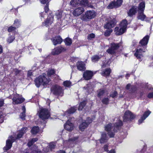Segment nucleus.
Instances as JSON below:
<instances>
[{"label": "nucleus", "instance_id": "nucleus-8", "mask_svg": "<svg viewBox=\"0 0 153 153\" xmlns=\"http://www.w3.org/2000/svg\"><path fill=\"white\" fill-rule=\"evenodd\" d=\"M95 15V13L94 11H88L82 16L81 19L83 20L87 21L88 19H90L94 18Z\"/></svg>", "mask_w": 153, "mask_h": 153}, {"label": "nucleus", "instance_id": "nucleus-59", "mask_svg": "<svg viewBox=\"0 0 153 153\" xmlns=\"http://www.w3.org/2000/svg\"><path fill=\"white\" fill-rule=\"evenodd\" d=\"M148 97L150 98H153V92L149 93L148 95Z\"/></svg>", "mask_w": 153, "mask_h": 153}, {"label": "nucleus", "instance_id": "nucleus-17", "mask_svg": "<svg viewBox=\"0 0 153 153\" xmlns=\"http://www.w3.org/2000/svg\"><path fill=\"white\" fill-rule=\"evenodd\" d=\"M53 16L52 13L48 15L47 18L45 21V22L43 23V25L45 26L46 27L51 25L53 23Z\"/></svg>", "mask_w": 153, "mask_h": 153}, {"label": "nucleus", "instance_id": "nucleus-57", "mask_svg": "<svg viewBox=\"0 0 153 153\" xmlns=\"http://www.w3.org/2000/svg\"><path fill=\"white\" fill-rule=\"evenodd\" d=\"M14 72H15V74L16 75H18L19 74L20 71L17 69H14Z\"/></svg>", "mask_w": 153, "mask_h": 153}, {"label": "nucleus", "instance_id": "nucleus-3", "mask_svg": "<svg viewBox=\"0 0 153 153\" xmlns=\"http://www.w3.org/2000/svg\"><path fill=\"white\" fill-rule=\"evenodd\" d=\"M45 75V74L41 75L35 79V83L37 87H39L41 85H44L48 83L49 79L47 78Z\"/></svg>", "mask_w": 153, "mask_h": 153}, {"label": "nucleus", "instance_id": "nucleus-9", "mask_svg": "<svg viewBox=\"0 0 153 153\" xmlns=\"http://www.w3.org/2000/svg\"><path fill=\"white\" fill-rule=\"evenodd\" d=\"M51 91L53 94L62 96L63 95V91L62 88L58 85L52 86L51 89Z\"/></svg>", "mask_w": 153, "mask_h": 153}, {"label": "nucleus", "instance_id": "nucleus-4", "mask_svg": "<svg viewBox=\"0 0 153 153\" xmlns=\"http://www.w3.org/2000/svg\"><path fill=\"white\" fill-rule=\"evenodd\" d=\"M127 24L126 20H124L120 24V27H116L114 29L115 34L117 35H120L126 31Z\"/></svg>", "mask_w": 153, "mask_h": 153}, {"label": "nucleus", "instance_id": "nucleus-24", "mask_svg": "<svg viewBox=\"0 0 153 153\" xmlns=\"http://www.w3.org/2000/svg\"><path fill=\"white\" fill-rule=\"evenodd\" d=\"M149 36H146L144 37L143 39L140 41V44L141 45V46H140L143 49H145L144 46L146 45L148 42Z\"/></svg>", "mask_w": 153, "mask_h": 153}, {"label": "nucleus", "instance_id": "nucleus-56", "mask_svg": "<svg viewBox=\"0 0 153 153\" xmlns=\"http://www.w3.org/2000/svg\"><path fill=\"white\" fill-rule=\"evenodd\" d=\"M44 9L45 10V13H47L49 10L48 8V5L47 4L45 6Z\"/></svg>", "mask_w": 153, "mask_h": 153}, {"label": "nucleus", "instance_id": "nucleus-43", "mask_svg": "<svg viewBox=\"0 0 153 153\" xmlns=\"http://www.w3.org/2000/svg\"><path fill=\"white\" fill-rule=\"evenodd\" d=\"M15 39V37L14 35H13L12 36H10L7 39V42L9 43H11L13 42Z\"/></svg>", "mask_w": 153, "mask_h": 153}, {"label": "nucleus", "instance_id": "nucleus-29", "mask_svg": "<svg viewBox=\"0 0 153 153\" xmlns=\"http://www.w3.org/2000/svg\"><path fill=\"white\" fill-rule=\"evenodd\" d=\"M143 12H138L137 18L138 19L141 20L142 21H147L146 17Z\"/></svg>", "mask_w": 153, "mask_h": 153}, {"label": "nucleus", "instance_id": "nucleus-19", "mask_svg": "<svg viewBox=\"0 0 153 153\" xmlns=\"http://www.w3.org/2000/svg\"><path fill=\"white\" fill-rule=\"evenodd\" d=\"M74 127V125L71 122L69 118L64 125V127L65 129L69 131H72Z\"/></svg>", "mask_w": 153, "mask_h": 153}, {"label": "nucleus", "instance_id": "nucleus-42", "mask_svg": "<svg viewBox=\"0 0 153 153\" xmlns=\"http://www.w3.org/2000/svg\"><path fill=\"white\" fill-rule=\"evenodd\" d=\"M113 30L111 29L107 30H106L104 33V35L106 36H109L110 34L112 32Z\"/></svg>", "mask_w": 153, "mask_h": 153}, {"label": "nucleus", "instance_id": "nucleus-31", "mask_svg": "<svg viewBox=\"0 0 153 153\" xmlns=\"http://www.w3.org/2000/svg\"><path fill=\"white\" fill-rule=\"evenodd\" d=\"M145 7V3L144 2H141L139 4L138 11V12H143Z\"/></svg>", "mask_w": 153, "mask_h": 153}, {"label": "nucleus", "instance_id": "nucleus-23", "mask_svg": "<svg viewBox=\"0 0 153 153\" xmlns=\"http://www.w3.org/2000/svg\"><path fill=\"white\" fill-rule=\"evenodd\" d=\"M151 112L149 110H147L145 111L144 113L143 116L141 117L138 120V123L140 124L142 123L144 120L151 114Z\"/></svg>", "mask_w": 153, "mask_h": 153}, {"label": "nucleus", "instance_id": "nucleus-21", "mask_svg": "<svg viewBox=\"0 0 153 153\" xmlns=\"http://www.w3.org/2000/svg\"><path fill=\"white\" fill-rule=\"evenodd\" d=\"M93 75V73L90 71L87 70L83 74V78L86 80L91 79Z\"/></svg>", "mask_w": 153, "mask_h": 153}, {"label": "nucleus", "instance_id": "nucleus-20", "mask_svg": "<svg viewBox=\"0 0 153 153\" xmlns=\"http://www.w3.org/2000/svg\"><path fill=\"white\" fill-rule=\"evenodd\" d=\"M114 134H102L100 142L101 143H103L107 142L109 137H113Z\"/></svg>", "mask_w": 153, "mask_h": 153}, {"label": "nucleus", "instance_id": "nucleus-33", "mask_svg": "<svg viewBox=\"0 0 153 153\" xmlns=\"http://www.w3.org/2000/svg\"><path fill=\"white\" fill-rule=\"evenodd\" d=\"M111 69L109 68H106L105 70L102 71L101 75L104 76H109L111 73Z\"/></svg>", "mask_w": 153, "mask_h": 153}, {"label": "nucleus", "instance_id": "nucleus-30", "mask_svg": "<svg viewBox=\"0 0 153 153\" xmlns=\"http://www.w3.org/2000/svg\"><path fill=\"white\" fill-rule=\"evenodd\" d=\"M126 88L129 90L130 93H133L136 90V87L134 86H131L130 84L127 85Z\"/></svg>", "mask_w": 153, "mask_h": 153}, {"label": "nucleus", "instance_id": "nucleus-38", "mask_svg": "<svg viewBox=\"0 0 153 153\" xmlns=\"http://www.w3.org/2000/svg\"><path fill=\"white\" fill-rule=\"evenodd\" d=\"M85 101H83L82 102H81L79 105V108H78L79 110H82L83 108V107L85 106Z\"/></svg>", "mask_w": 153, "mask_h": 153}, {"label": "nucleus", "instance_id": "nucleus-53", "mask_svg": "<svg viewBox=\"0 0 153 153\" xmlns=\"http://www.w3.org/2000/svg\"><path fill=\"white\" fill-rule=\"evenodd\" d=\"M117 92L114 91L110 95V96L111 97L114 98L117 96Z\"/></svg>", "mask_w": 153, "mask_h": 153}, {"label": "nucleus", "instance_id": "nucleus-16", "mask_svg": "<svg viewBox=\"0 0 153 153\" xmlns=\"http://www.w3.org/2000/svg\"><path fill=\"white\" fill-rule=\"evenodd\" d=\"M32 150L33 152L34 153H46L50 151L48 146L43 148L42 152L37 147L35 146H34L32 147Z\"/></svg>", "mask_w": 153, "mask_h": 153}, {"label": "nucleus", "instance_id": "nucleus-11", "mask_svg": "<svg viewBox=\"0 0 153 153\" xmlns=\"http://www.w3.org/2000/svg\"><path fill=\"white\" fill-rule=\"evenodd\" d=\"M12 99L13 103L14 104H18L22 103L25 100V99L19 94H16L14 95Z\"/></svg>", "mask_w": 153, "mask_h": 153}, {"label": "nucleus", "instance_id": "nucleus-15", "mask_svg": "<svg viewBox=\"0 0 153 153\" xmlns=\"http://www.w3.org/2000/svg\"><path fill=\"white\" fill-rule=\"evenodd\" d=\"M145 52V49L139 47L136 50L134 55L138 59H141L143 56V53Z\"/></svg>", "mask_w": 153, "mask_h": 153}, {"label": "nucleus", "instance_id": "nucleus-54", "mask_svg": "<svg viewBox=\"0 0 153 153\" xmlns=\"http://www.w3.org/2000/svg\"><path fill=\"white\" fill-rule=\"evenodd\" d=\"M33 74V71L32 70H30L28 71L27 74L28 77H30Z\"/></svg>", "mask_w": 153, "mask_h": 153}, {"label": "nucleus", "instance_id": "nucleus-50", "mask_svg": "<svg viewBox=\"0 0 153 153\" xmlns=\"http://www.w3.org/2000/svg\"><path fill=\"white\" fill-rule=\"evenodd\" d=\"M16 29V28L15 27L11 26L8 28V31L9 32H11L14 30Z\"/></svg>", "mask_w": 153, "mask_h": 153}, {"label": "nucleus", "instance_id": "nucleus-26", "mask_svg": "<svg viewBox=\"0 0 153 153\" xmlns=\"http://www.w3.org/2000/svg\"><path fill=\"white\" fill-rule=\"evenodd\" d=\"M76 139V138H71L69 139L68 141H66L65 143L67 144L68 147H72L74 146V144L75 143V140Z\"/></svg>", "mask_w": 153, "mask_h": 153}, {"label": "nucleus", "instance_id": "nucleus-7", "mask_svg": "<svg viewBox=\"0 0 153 153\" xmlns=\"http://www.w3.org/2000/svg\"><path fill=\"white\" fill-rule=\"evenodd\" d=\"M120 45V43H112L111 44L110 48L107 50V52L108 53L111 54H115V55H116V51Z\"/></svg>", "mask_w": 153, "mask_h": 153}, {"label": "nucleus", "instance_id": "nucleus-37", "mask_svg": "<svg viewBox=\"0 0 153 153\" xmlns=\"http://www.w3.org/2000/svg\"><path fill=\"white\" fill-rule=\"evenodd\" d=\"M38 140V139L36 138L30 140L28 143V146H31L35 142H36Z\"/></svg>", "mask_w": 153, "mask_h": 153}, {"label": "nucleus", "instance_id": "nucleus-6", "mask_svg": "<svg viewBox=\"0 0 153 153\" xmlns=\"http://www.w3.org/2000/svg\"><path fill=\"white\" fill-rule=\"evenodd\" d=\"M37 114L39 117L42 120L47 119L50 116L49 112L46 108H39Z\"/></svg>", "mask_w": 153, "mask_h": 153}, {"label": "nucleus", "instance_id": "nucleus-45", "mask_svg": "<svg viewBox=\"0 0 153 153\" xmlns=\"http://www.w3.org/2000/svg\"><path fill=\"white\" fill-rule=\"evenodd\" d=\"M105 90L100 89L98 91V96L99 97H101L105 93Z\"/></svg>", "mask_w": 153, "mask_h": 153}, {"label": "nucleus", "instance_id": "nucleus-25", "mask_svg": "<svg viewBox=\"0 0 153 153\" xmlns=\"http://www.w3.org/2000/svg\"><path fill=\"white\" fill-rule=\"evenodd\" d=\"M137 8L135 6H132L128 12V16H131L135 15L137 12Z\"/></svg>", "mask_w": 153, "mask_h": 153}, {"label": "nucleus", "instance_id": "nucleus-32", "mask_svg": "<svg viewBox=\"0 0 153 153\" xmlns=\"http://www.w3.org/2000/svg\"><path fill=\"white\" fill-rule=\"evenodd\" d=\"M31 132L32 134H36L42 132L41 131L39 130V128L37 126L33 127L31 130Z\"/></svg>", "mask_w": 153, "mask_h": 153}, {"label": "nucleus", "instance_id": "nucleus-27", "mask_svg": "<svg viewBox=\"0 0 153 153\" xmlns=\"http://www.w3.org/2000/svg\"><path fill=\"white\" fill-rule=\"evenodd\" d=\"M76 66L78 69L80 71H83L85 69V64L81 61H79L77 63Z\"/></svg>", "mask_w": 153, "mask_h": 153}, {"label": "nucleus", "instance_id": "nucleus-1", "mask_svg": "<svg viewBox=\"0 0 153 153\" xmlns=\"http://www.w3.org/2000/svg\"><path fill=\"white\" fill-rule=\"evenodd\" d=\"M71 5L73 7H77L73 12V15L76 16H78L82 14L84 11L83 7L88 6V0H71L70 2Z\"/></svg>", "mask_w": 153, "mask_h": 153}, {"label": "nucleus", "instance_id": "nucleus-12", "mask_svg": "<svg viewBox=\"0 0 153 153\" xmlns=\"http://www.w3.org/2000/svg\"><path fill=\"white\" fill-rule=\"evenodd\" d=\"M135 118V116L129 111H126L124 113L123 117V120L124 122H127L131 121Z\"/></svg>", "mask_w": 153, "mask_h": 153}, {"label": "nucleus", "instance_id": "nucleus-18", "mask_svg": "<svg viewBox=\"0 0 153 153\" xmlns=\"http://www.w3.org/2000/svg\"><path fill=\"white\" fill-rule=\"evenodd\" d=\"M66 49L62 46H59L53 49L52 52L53 55H58L62 52L65 51Z\"/></svg>", "mask_w": 153, "mask_h": 153}, {"label": "nucleus", "instance_id": "nucleus-13", "mask_svg": "<svg viewBox=\"0 0 153 153\" xmlns=\"http://www.w3.org/2000/svg\"><path fill=\"white\" fill-rule=\"evenodd\" d=\"M92 122V120L90 118H88L85 122H82L79 125V130L82 131H84L85 129L87 128L88 125L91 123Z\"/></svg>", "mask_w": 153, "mask_h": 153}, {"label": "nucleus", "instance_id": "nucleus-34", "mask_svg": "<svg viewBox=\"0 0 153 153\" xmlns=\"http://www.w3.org/2000/svg\"><path fill=\"white\" fill-rule=\"evenodd\" d=\"M22 109L23 112L20 114V117L22 120H24L25 119V106H23Z\"/></svg>", "mask_w": 153, "mask_h": 153}, {"label": "nucleus", "instance_id": "nucleus-36", "mask_svg": "<svg viewBox=\"0 0 153 153\" xmlns=\"http://www.w3.org/2000/svg\"><path fill=\"white\" fill-rule=\"evenodd\" d=\"M101 57V56L94 55L91 57L92 61L93 62H95L99 60Z\"/></svg>", "mask_w": 153, "mask_h": 153}, {"label": "nucleus", "instance_id": "nucleus-28", "mask_svg": "<svg viewBox=\"0 0 153 153\" xmlns=\"http://www.w3.org/2000/svg\"><path fill=\"white\" fill-rule=\"evenodd\" d=\"M56 15L57 19H61L62 17H64L65 14L62 10H58L56 13Z\"/></svg>", "mask_w": 153, "mask_h": 153}, {"label": "nucleus", "instance_id": "nucleus-39", "mask_svg": "<svg viewBox=\"0 0 153 153\" xmlns=\"http://www.w3.org/2000/svg\"><path fill=\"white\" fill-rule=\"evenodd\" d=\"M65 44L67 45H70L72 43V40L69 38H66L65 40Z\"/></svg>", "mask_w": 153, "mask_h": 153}, {"label": "nucleus", "instance_id": "nucleus-44", "mask_svg": "<svg viewBox=\"0 0 153 153\" xmlns=\"http://www.w3.org/2000/svg\"><path fill=\"white\" fill-rule=\"evenodd\" d=\"M64 86L66 87H69L71 86V82L69 81H66L63 82Z\"/></svg>", "mask_w": 153, "mask_h": 153}, {"label": "nucleus", "instance_id": "nucleus-58", "mask_svg": "<svg viewBox=\"0 0 153 153\" xmlns=\"http://www.w3.org/2000/svg\"><path fill=\"white\" fill-rule=\"evenodd\" d=\"M48 0H40V2L42 4H45L48 2Z\"/></svg>", "mask_w": 153, "mask_h": 153}, {"label": "nucleus", "instance_id": "nucleus-62", "mask_svg": "<svg viewBox=\"0 0 153 153\" xmlns=\"http://www.w3.org/2000/svg\"><path fill=\"white\" fill-rule=\"evenodd\" d=\"M26 3H30V0H23Z\"/></svg>", "mask_w": 153, "mask_h": 153}, {"label": "nucleus", "instance_id": "nucleus-10", "mask_svg": "<svg viewBox=\"0 0 153 153\" xmlns=\"http://www.w3.org/2000/svg\"><path fill=\"white\" fill-rule=\"evenodd\" d=\"M108 22L104 25V27L106 29H111L114 27L116 24L115 18L113 17H109L107 19Z\"/></svg>", "mask_w": 153, "mask_h": 153}, {"label": "nucleus", "instance_id": "nucleus-22", "mask_svg": "<svg viewBox=\"0 0 153 153\" xmlns=\"http://www.w3.org/2000/svg\"><path fill=\"white\" fill-rule=\"evenodd\" d=\"M52 42L55 45L60 44L62 41V39L59 36H56L52 39Z\"/></svg>", "mask_w": 153, "mask_h": 153}, {"label": "nucleus", "instance_id": "nucleus-55", "mask_svg": "<svg viewBox=\"0 0 153 153\" xmlns=\"http://www.w3.org/2000/svg\"><path fill=\"white\" fill-rule=\"evenodd\" d=\"M110 62L109 61H108L106 63H104L102 65V68H105V67H107L110 64Z\"/></svg>", "mask_w": 153, "mask_h": 153}, {"label": "nucleus", "instance_id": "nucleus-48", "mask_svg": "<svg viewBox=\"0 0 153 153\" xmlns=\"http://www.w3.org/2000/svg\"><path fill=\"white\" fill-rule=\"evenodd\" d=\"M95 35L94 34L91 33L88 34L87 36L88 39L89 40H91L95 37Z\"/></svg>", "mask_w": 153, "mask_h": 153}, {"label": "nucleus", "instance_id": "nucleus-35", "mask_svg": "<svg viewBox=\"0 0 153 153\" xmlns=\"http://www.w3.org/2000/svg\"><path fill=\"white\" fill-rule=\"evenodd\" d=\"M76 108L75 107H72L70 108L67 112H66L65 114H66L67 113L71 114L74 113L76 110Z\"/></svg>", "mask_w": 153, "mask_h": 153}, {"label": "nucleus", "instance_id": "nucleus-61", "mask_svg": "<svg viewBox=\"0 0 153 153\" xmlns=\"http://www.w3.org/2000/svg\"><path fill=\"white\" fill-rule=\"evenodd\" d=\"M46 13H45V12H43L41 13H40V16H41V17L44 18L45 17L44 15H46Z\"/></svg>", "mask_w": 153, "mask_h": 153}, {"label": "nucleus", "instance_id": "nucleus-51", "mask_svg": "<svg viewBox=\"0 0 153 153\" xmlns=\"http://www.w3.org/2000/svg\"><path fill=\"white\" fill-rule=\"evenodd\" d=\"M111 146L109 144L105 145L104 146V149L105 151H108V149Z\"/></svg>", "mask_w": 153, "mask_h": 153}, {"label": "nucleus", "instance_id": "nucleus-14", "mask_svg": "<svg viewBox=\"0 0 153 153\" xmlns=\"http://www.w3.org/2000/svg\"><path fill=\"white\" fill-rule=\"evenodd\" d=\"M122 2V0H117L116 1L114 0L110 3L107 7L109 9H112L114 7H118L120 6Z\"/></svg>", "mask_w": 153, "mask_h": 153}, {"label": "nucleus", "instance_id": "nucleus-41", "mask_svg": "<svg viewBox=\"0 0 153 153\" xmlns=\"http://www.w3.org/2000/svg\"><path fill=\"white\" fill-rule=\"evenodd\" d=\"M55 146V143L54 142H52L50 143L48 146L50 150L51 151L53 149H54Z\"/></svg>", "mask_w": 153, "mask_h": 153}, {"label": "nucleus", "instance_id": "nucleus-49", "mask_svg": "<svg viewBox=\"0 0 153 153\" xmlns=\"http://www.w3.org/2000/svg\"><path fill=\"white\" fill-rule=\"evenodd\" d=\"M109 99L108 98H104L102 100V102L105 104H107L108 103Z\"/></svg>", "mask_w": 153, "mask_h": 153}, {"label": "nucleus", "instance_id": "nucleus-63", "mask_svg": "<svg viewBox=\"0 0 153 153\" xmlns=\"http://www.w3.org/2000/svg\"><path fill=\"white\" fill-rule=\"evenodd\" d=\"M108 153H115V152L114 149H112L110 150Z\"/></svg>", "mask_w": 153, "mask_h": 153}, {"label": "nucleus", "instance_id": "nucleus-47", "mask_svg": "<svg viewBox=\"0 0 153 153\" xmlns=\"http://www.w3.org/2000/svg\"><path fill=\"white\" fill-rule=\"evenodd\" d=\"M13 24L17 27H18L20 25V22L18 19H16L14 21Z\"/></svg>", "mask_w": 153, "mask_h": 153}, {"label": "nucleus", "instance_id": "nucleus-46", "mask_svg": "<svg viewBox=\"0 0 153 153\" xmlns=\"http://www.w3.org/2000/svg\"><path fill=\"white\" fill-rule=\"evenodd\" d=\"M55 73V71L53 69H51L48 71V75L49 76H51L53 75Z\"/></svg>", "mask_w": 153, "mask_h": 153}, {"label": "nucleus", "instance_id": "nucleus-40", "mask_svg": "<svg viewBox=\"0 0 153 153\" xmlns=\"http://www.w3.org/2000/svg\"><path fill=\"white\" fill-rule=\"evenodd\" d=\"M27 130V127H24L21 128V130L19 131V134H24L26 133Z\"/></svg>", "mask_w": 153, "mask_h": 153}, {"label": "nucleus", "instance_id": "nucleus-5", "mask_svg": "<svg viewBox=\"0 0 153 153\" xmlns=\"http://www.w3.org/2000/svg\"><path fill=\"white\" fill-rule=\"evenodd\" d=\"M22 134H17L16 136H15L14 137L11 136L9 139L7 140L5 146L4 148V149L5 150H7L11 148L12 146V143L17 139L21 138Z\"/></svg>", "mask_w": 153, "mask_h": 153}, {"label": "nucleus", "instance_id": "nucleus-60", "mask_svg": "<svg viewBox=\"0 0 153 153\" xmlns=\"http://www.w3.org/2000/svg\"><path fill=\"white\" fill-rule=\"evenodd\" d=\"M4 103V101L3 100H0V107L3 106Z\"/></svg>", "mask_w": 153, "mask_h": 153}, {"label": "nucleus", "instance_id": "nucleus-64", "mask_svg": "<svg viewBox=\"0 0 153 153\" xmlns=\"http://www.w3.org/2000/svg\"><path fill=\"white\" fill-rule=\"evenodd\" d=\"M2 48L1 46L0 45V53L2 52Z\"/></svg>", "mask_w": 153, "mask_h": 153}, {"label": "nucleus", "instance_id": "nucleus-2", "mask_svg": "<svg viewBox=\"0 0 153 153\" xmlns=\"http://www.w3.org/2000/svg\"><path fill=\"white\" fill-rule=\"evenodd\" d=\"M123 125L122 122L119 119H117V122L114 124L111 123L106 125L105 126V130L112 133H116L119 131Z\"/></svg>", "mask_w": 153, "mask_h": 153}, {"label": "nucleus", "instance_id": "nucleus-52", "mask_svg": "<svg viewBox=\"0 0 153 153\" xmlns=\"http://www.w3.org/2000/svg\"><path fill=\"white\" fill-rule=\"evenodd\" d=\"M4 116L1 111H0V123H2L3 121Z\"/></svg>", "mask_w": 153, "mask_h": 153}]
</instances>
